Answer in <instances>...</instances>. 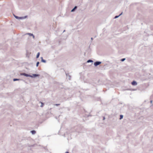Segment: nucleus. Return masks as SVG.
<instances>
[{
  "instance_id": "nucleus-11",
  "label": "nucleus",
  "mask_w": 153,
  "mask_h": 153,
  "mask_svg": "<svg viewBox=\"0 0 153 153\" xmlns=\"http://www.w3.org/2000/svg\"><path fill=\"white\" fill-rule=\"evenodd\" d=\"M93 62V61L92 60H91V59H89V60H88L87 61V62L88 63H89V62Z\"/></svg>"
},
{
  "instance_id": "nucleus-18",
  "label": "nucleus",
  "mask_w": 153,
  "mask_h": 153,
  "mask_svg": "<svg viewBox=\"0 0 153 153\" xmlns=\"http://www.w3.org/2000/svg\"><path fill=\"white\" fill-rule=\"evenodd\" d=\"M27 34L29 35L30 36H32L33 34L32 33H28Z\"/></svg>"
},
{
  "instance_id": "nucleus-26",
  "label": "nucleus",
  "mask_w": 153,
  "mask_h": 153,
  "mask_svg": "<svg viewBox=\"0 0 153 153\" xmlns=\"http://www.w3.org/2000/svg\"><path fill=\"white\" fill-rule=\"evenodd\" d=\"M65 153H69L68 152H65Z\"/></svg>"
},
{
  "instance_id": "nucleus-25",
  "label": "nucleus",
  "mask_w": 153,
  "mask_h": 153,
  "mask_svg": "<svg viewBox=\"0 0 153 153\" xmlns=\"http://www.w3.org/2000/svg\"><path fill=\"white\" fill-rule=\"evenodd\" d=\"M150 102H151V103H152V100H151V101H150Z\"/></svg>"
},
{
  "instance_id": "nucleus-21",
  "label": "nucleus",
  "mask_w": 153,
  "mask_h": 153,
  "mask_svg": "<svg viewBox=\"0 0 153 153\" xmlns=\"http://www.w3.org/2000/svg\"><path fill=\"white\" fill-rule=\"evenodd\" d=\"M32 36H33V39L35 38V36L33 35Z\"/></svg>"
},
{
  "instance_id": "nucleus-22",
  "label": "nucleus",
  "mask_w": 153,
  "mask_h": 153,
  "mask_svg": "<svg viewBox=\"0 0 153 153\" xmlns=\"http://www.w3.org/2000/svg\"><path fill=\"white\" fill-rule=\"evenodd\" d=\"M105 119V117H103V120H104Z\"/></svg>"
},
{
  "instance_id": "nucleus-19",
  "label": "nucleus",
  "mask_w": 153,
  "mask_h": 153,
  "mask_svg": "<svg viewBox=\"0 0 153 153\" xmlns=\"http://www.w3.org/2000/svg\"><path fill=\"white\" fill-rule=\"evenodd\" d=\"M54 105H56V106H58L60 105V104H56Z\"/></svg>"
},
{
  "instance_id": "nucleus-7",
  "label": "nucleus",
  "mask_w": 153,
  "mask_h": 153,
  "mask_svg": "<svg viewBox=\"0 0 153 153\" xmlns=\"http://www.w3.org/2000/svg\"><path fill=\"white\" fill-rule=\"evenodd\" d=\"M66 74L67 76L68 77V79L69 80H70L71 79V76L70 75H69L68 73V74L66 73Z\"/></svg>"
},
{
  "instance_id": "nucleus-17",
  "label": "nucleus",
  "mask_w": 153,
  "mask_h": 153,
  "mask_svg": "<svg viewBox=\"0 0 153 153\" xmlns=\"http://www.w3.org/2000/svg\"><path fill=\"white\" fill-rule=\"evenodd\" d=\"M125 59H126L125 58H123L121 59V61L122 62H123V61H124L125 60Z\"/></svg>"
},
{
  "instance_id": "nucleus-20",
  "label": "nucleus",
  "mask_w": 153,
  "mask_h": 153,
  "mask_svg": "<svg viewBox=\"0 0 153 153\" xmlns=\"http://www.w3.org/2000/svg\"><path fill=\"white\" fill-rule=\"evenodd\" d=\"M24 17V19L25 18L27 17V16H25V17Z\"/></svg>"
},
{
  "instance_id": "nucleus-2",
  "label": "nucleus",
  "mask_w": 153,
  "mask_h": 153,
  "mask_svg": "<svg viewBox=\"0 0 153 153\" xmlns=\"http://www.w3.org/2000/svg\"><path fill=\"white\" fill-rule=\"evenodd\" d=\"M101 62L100 61H96L94 63V65L97 66L101 63Z\"/></svg>"
},
{
  "instance_id": "nucleus-6",
  "label": "nucleus",
  "mask_w": 153,
  "mask_h": 153,
  "mask_svg": "<svg viewBox=\"0 0 153 153\" xmlns=\"http://www.w3.org/2000/svg\"><path fill=\"white\" fill-rule=\"evenodd\" d=\"M77 6H75L71 10V12H74L77 9Z\"/></svg>"
},
{
  "instance_id": "nucleus-13",
  "label": "nucleus",
  "mask_w": 153,
  "mask_h": 153,
  "mask_svg": "<svg viewBox=\"0 0 153 153\" xmlns=\"http://www.w3.org/2000/svg\"><path fill=\"white\" fill-rule=\"evenodd\" d=\"M41 62L44 63H45L46 62V61L43 59H42L41 60Z\"/></svg>"
},
{
  "instance_id": "nucleus-16",
  "label": "nucleus",
  "mask_w": 153,
  "mask_h": 153,
  "mask_svg": "<svg viewBox=\"0 0 153 153\" xmlns=\"http://www.w3.org/2000/svg\"><path fill=\"white\" fill-rule=\"evenodd\" d=\"M40 102L41 103V105L40 106L41 107H42L44 104V103H43V102Z\"/></svg>"
},
{
  "instance_id": "nucleus-24",
  "label": "nucleus",
  "mask_w": 153,
  "mask_h": 153,
  "mask_svg": "<svg viewBox=\"0 0 153 153\" xmlns=\"http://www.w3.org/2000/svg\"><path fill=\"white\" fill-rule=\"evenodd\" d=\"M28 54V52L27 51V55Z\"/></svg>"
},
{
  "instance_id": "nucleus-5",
  "label": "nucleus",
  "mask_w": 153,
  "mask_h": 153,
  "mask_svg": "<svg viewBox=\"0 0 153 153\" xmlns=\"http://www.w3.org/2000/svg\"><path fill=\"white\" fill-rule=\"evenodd\" d=\"M131 84L133 85H136L137 84V82L135 81H133L131 82Z\"/></svg>"
},
{
  "instance_id": "nucleus-9",
  "label": "nucleus",
  "mask_w": 153,
  "mask_h": 153,
  "mask_svg": "<svg viewBox=\"0 0 153 153\" xmlns=\"http://www.w3.org/2000/svg\"><path fill=\"white\" fill-rule=\"evenodd\" d=\"M31 133H32V134H36V132L35 130H32L30 131Z\"/></svg>"
},
{
  "instance_id": "nucleus-10",
  "label": "nucleus",
  "mask_w": 153,
  "mask_h": 153,
  "mask_svg": "<svg viewBox=\"0 0 153 153\" xmlns=\"http://www.w3.org/2000/svg\"><path fill=\"white\" fill-rule=\"evenodd\" d=\"M21 79H17V78H14L13 79V81H19L21 80Z\"/></svg>"
},
{
  "instance_id": "nucleus-1",
  "label": "nucleus",
  "mask_w": 153,
  "mask_h": 153,
  "mask_svg": "<svg viewBox=\"0 0 153 153\" xmlns=\"http://www.w3.org/2000/svg\"><path fill=\"white\" fill-rule=\"evenodd\" d=\"M20 75L22 76H24L26 77H31V75L24 73H20Z\"/></svg>"
},
{
  "instance_id": "nucleus-27",
  "label": "nucleus",
  "mask_w": 153,
  "mask_h": 153,
  "mask_svg": "<svg viewBox=\"0 0 153 153\" xmlns=\"http://www.w3.org/2000/svg\"><path fill=\"white\" fill-rule=\"evenodd\" d=\"M41 60L42 59H43V57H41Z\"/></svg>"
},
{
  "instance_id": "nucleus-23",
  "label": "nucleus",
  "mask_w": 153,
  "mask_h": 153,
  "mask_svg": "<svg viewBox=\"0 0 153 153\" xmlns=\"http://www.w3.org/2000/svg\"><path fill=\"white\" fill-rule=\"evenodd\" d=\"M91 41H92L93 40V38L92 37H91Z\"/></svg>"
},
{
  "instance_id": "nucleus-4",
  "label": "nucleus",
  "mask_w": 153,
  "mask_h": 153,
  "mask_svg": "<svg viewBox=\"0 0 153 153\" xmlns=\"http://www.w3.org/2000/svg\"><path fill=\"white\" fill-rule=\"evenodd\" d=\"M14 17L16 19H24V17H19L17 16H16L14 15H13Z\"/></svg>"
},
{
  "instance_id": "nucleus-3",
  "label": "nucleus",
  "mask_w": 153,
  "mask_h": 153,
  "mask_svg": "<svg viewBox=\"0 0 153 153\" xmlns=\"http://www.w3.org/2000/svg\"><path fill=\"white\" fill-rule=\"evenodd\" d=\"M40 76L39 74H33L32 75H31V77H30L31 78L35 77H36L39 76Z\"/></svg>"
},
{
  "instance_id": "nucleus-14",
  "label": "nucleus",
  "mask_w": 153,
  "mask_h": 153,
  "mask_svg": "<svg viewBox=\"0 0 153 153\" xmlns=\"http://www.w3.org/2000/svg\"><path fill=\"white\" fill-rule=\"evenodd\" d=\"M123 118V115H120V120H121Z\"/></svg>"
},
{
  "instance_id": "nucleus-8",
  "label": "nucleus",
  "mask_w": 153,
  "mask_h": 153,
  "mask_svg": "<svg viewBox=\"0 0 153 153\" xmlns=\"http://www.w3.org/2000/svg\"><path fill=\"white\" fill-rule=\"evenodd\" d=\"M123 14V12H122L118 16H115L114 18L116 19L119 17L121 15Z\"/></svg>"
},
{
  "instance_id": "nucleus-28",
  "label": "nucleus",
  "mask_w": 153,
  "mask_h": 153,
  "mask_svg": "<svg viewBox=\"0 0 153 153\" xmlns=\"http://www.w3.org/2000/svg\"><path fill=\"white\" fill-rule=\"evenodd\" d=\"M65 30H64L63 31V32H65Z\"/></svg>"
},
{
  "instance_id": "nucleus-12",
  "label": "nucleus",
  "mask_w": 153,
  "mask_h": 153,
  "mask_svg": "<svg viewBox=\"0 0 153 153\" xmlns=\"http://www.w3.org/2000/svg\"><path fill=\"white\" fill-rule=\"evenodd\" d=\"M39 55H40V53L38 52L36 55V58H38L39 57Z\"/></svg>"
},
{
  "instance_id": "nucleus-15",
  "label": "nucleus",
  "mask_w": 153,
  "mask_h": 153,
  "mask_svg": "<svg viewBox=\"0 0 153 153\" xmlns=\"http://www.w3.org/2000/svg\"><path fill=\"white\" fill-rule=\"evenodd\" d=\"M39 62H37L36 64V66L37 67L39 66Z\"/></svg>"
}]
</instances>
